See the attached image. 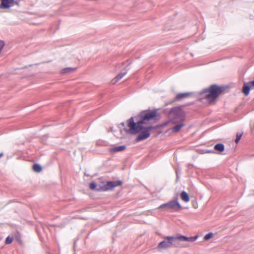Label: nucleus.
I'll use <instances>...</instances> for the list:
<instances>
[{
  "mask_svg": "<svg viewBox=\"0 0 254 254\" xmlns=\"http://www.w3.org/2000/svg\"><path fill=\"white\" fill-rule=\"evenodd\" d=\"M251 89L253 88L251 84H249V82L244 83L243 86L242 91L245 96H247L249 94L250 91Z\"/></svg>",
  "mask_w": 254,
  "mask_h": 254,
  "instance_id": "obj_12",
  "label": "nucleus"
},
{
  "mask_svg": "<svg viewBox=\"0 0 254 254\" xmlns=\"http://www.w3.org/2000/svg\"><path fill=\"white\" fill-rule=\"evenodd\" d=\"M193 94V92H185L178 93L174 98V99L170 101V104L174 103L176 101H181L183 99L188 98Z\"/></svg>",
  "mask_w": 254,
  "mask_h": 254,
  "instance_id": "obj_9",
  "label": "nucleus"
},
{
  "mask_svg": "<svg viewBox=\"0 0 254 254\" xmlns=\"http://www.w3.org/2000/svg\"><path fill=\"white\" fill-rule=\"evenodd\" d=\"M214 149L219 152H222L224 150L225 146L222 143H217L214 145Z\"/></svg>",
  "mask_w": 254,
  "mask_h": 254,
  "instance_id": "obj_16",
  "label": "nucleus"
},
{
  "mask_svg": "<svg viewBox=\"0 0 254 254\" xmlns=\"http://www.w3.org/2000/svg\"><path fill=\"white\" fill-rule=\"evenodd\" d=\"M125 145H120L118 146H115L114 147H112L109 149V151L111 153H114L117 152H120L123 151L126 148Z\"/></svg>",
  "mask_w": 254,
  "mask_h": 254,
  "instance_id": "obj_13",
  "label": "nucleus"
},
{
  "mask_svg": "<svg viewBox=\"0 0 254 254\" xmlns=\"http://www.w3.org/2000/svg\"><path fill=\"white\" fill-rule=\"evenodd\" d=\"M213 237V234L212 233H209L207 234L204 237V240L207 241Z\"/></svg>",
  "mask_w": 254,
  "mask_h": 254,
  "instance_id": "obj_20",
  "label": "nucleus"
},
{
  "mask_svg": "<svg viewBox=\"0 0 254 254\" xmlns=\"http://www.w3.org/2000/svg\"><path fill=\"white\" fill-rule=\"evenodd\" d=\"M191 104H188V106L190 105Z\"/></svg>",
  "mask_w": 254,
  "mask_h": 254,
  "instance_id": "obj_30",
  "label": "nucleus"
},
{
  "mask_svg": "<svg viewBox=\"0 0 254 254\" xmlns=\"http://www.w3.org/2000/svg\"><path fill=\"white\" fill-rule=\"evenodd\" d=\"M33 169L36 172H40L42 171V167L38 164H35L33 166Z\"/></svg>",
  "mask_w": 254,
  "mask_h": 254,
  "instance_id": "obj_18",
  "label": "nucleus"
},
{
  "mask_svg": "<svg viewBox=\"0 0 254 254\" xmlns=\"http://www.w3.org/2000/svg\"><path fill=\"white\" fill-rule=\"evenodd\" d=\"M181 199L186 202L190 201V197L185 191H183L180 194Z\"/></svg>",
  "mask_w": 254,
  "mask_h": 254,
  "instance_id": "obj_15",
  "label": "nucleus"
},
{
  "mask_svg": "<svg viewBox=\"0 0 254 254\" xmlns=\"http://www.w3.org/2000/svg\"><path fill=\"white\" fill-rule=\"evenodd\" d=\"M159 208H165L166 210H173L175 211H179L182 209L181 205L178 201L177 196L175 197L174 200L162 204L160 206Z\"/></svg>",
  "mask_w": 254,
  "mask_h": 254,
  "instance_id": "obj_5",
  "label": "nucleus"
},
{
  "mask_svg": "<svg viewBox=\"0 0 254 254\" xmlns=\"http://www.w3.org/2000/svg\"><path fill=\"white\" fill-rule=\"evenodd\" d=\"M2 156H3V153H0V157H1Z\"/></svg>",
  "mask_w": 254,
  "mask_h": 254,
  "instance_id": "obj_28",
  "label": "nucleus"
},
{
  "mask_svg": "<svg viewBox=\"0 0 254 254\" xmlns=\"http://www.w3.org/2000/svg\"><path fill=\"white\" fill-rule=\"evenodd\" d=\"M127 69L126 68H125V71L121 72L119 73L114 79H113L111 81L112 84H115L117 83L120 79H121L127 73Z\"/></svg>",
  "mask_w": 254,
  "mask_h": 254,
  "instance_id": "obj_10",
  "label": "nucleus"
},
{
  "mask_svg": "<svg viewBox=\"0 0 254 254\" xmlns=\"http://www.w3.org/2000/svg\"><path fill=\"white\" fill-rule=\"evenodd\" d=\"M122 182L121 181H109L106 184L102 185H99L97 189V191H105L109 190H113L114 188L122 185Z\"/></svg>",
  "mask_w": 254,
  "mask_h": 254,
  "instance_id": "obj_6",
  "label": "nucleus"
},
{
  "mask_svg": "<svg viewBox=\"0 0 254 254\" xmlns=\"http://www.w3.org/2000/svg\"><path fill=\"white\" fill-rule=\"evenodd\" d=\"M84 175L87 176H90V175L88 174V173H86V172L84 173Z\"/></svg>",
  "mask_w": 254,
  "mask_h": 254,
  "instance_id": "obj_27",
  "label": "nucleus"
},
{
  "mask_svg": "<svg viewBox=\"0 0 254 254\" xmlns=\"http://www.w3.org/2000/svg\"><path fill=\"white\" fill-rule=\"evenodd\" d=\"M0 9H8L14 5H19L21 0H0Z\"/></svg>",
  "mask_w": 254,
  "mask_h": 254,
  "instance_id": "obj_7",
  "label": "nucleus"
},
{
  "mask_svg": "<svg viewBox=\"0 0 254 254\" xmlns=\"http://www.w3.org/2000/svg\"><path fill=\"white\" fill-rule=\"evenodd\" d=\"M169 121L174 124L182 122L186 119V114L180 107L177 106L171 108L168 114Z\"/></svg>",
  "mask_w": 254,
  "mask_h": 254,
  "instance_id": "obj_3",
  "label": "nucleus"
},
{
  "mask_svg": "<svg viewBox=\"0 0 254 254\" xmlns=\"http://www.w3.org/2000/svg\"><path fill=\"white\" fill-rule=\"evenodd\" d=\"M98 186L96 183L92 182L89 184V188L91 190H96L97 191V189L98 188Z\"/></svg>",
  "mask_w": 254,
  "mask_h": 254,
  "instance_id": "obj_19",
  "label": "nucleus"
},
{
  "mask_svg": "<svg viewBox=\"0 0 254 254\" xmlns=\"http://www.w3.org/2000/svg\"><path fill=\"white\" fill-rule=\"evenodd\" d=\"M13 241V238L12 237H10V236H8L6 240H5V244H9L11 243Z\"/></svg>",
  "mask_w": 254,
  "mask_h": 254,
  "instance_id": "obj_22",
  "label": "nucleus"
},
{
  "mask_svg": "<svg viewBox=\"0 0 254 254\" xmlns=\"http://www.w3.org/2000/svg\"><path fill=\"white\" fill-rule=\"evenodd\" d=\"M161 118L158 113V109H155L152 110H147L141 111L139 114L134 117H131L127 121L128 128H124L125 131L131 134L138 135L135 138L136 142L144 140L150 136V131L153 129L158 128V126H148L152 123L159 121Z\"/></svg>",
  "mask_w": 254,
  "mask_h": 254,
  "instance_id": "obj_1",
  "label": "nucleus"
},
{
  "mask_svg": "<svg viewBox=\"0 0 254 254\" xmlns=\"http://www.w3.org/2000/svg\"><path fill=\"white\" fill-rule=\"evenodd\" d=\"M120 126H122L123 127H125V123L123 122V123H121L120 124Z\"/></svg>",
  "mask_w": 254,
  "mask_h": 254,
  "instance_id": "obj_26",
  "label": "nucleus"
},
{
  "mask_svg": "<svg viewBox=\"0 0 254 254\" xmlns=\"http://www.w3.org/2000/svg\"><path fill=\"white\" fill-rule=\"evenodd\" d=\"M185 126V124L183 123H180L178 125L175 126L173 127L172 128V131L173 132H178L182 127Z\"/></svg>",
  "mask_w": 254,
  "mask_h": 254,
  "instance_id": "obj_17",
  "label": "nucleus"
},
{
  "mask_svg": "<svg viewBox=\"0 0 254 254\" xmlns=\"http://www.w3.org/2000/svg\"><path fill=\"white\" fill-rule=\"evenodd\" d=\"M172 236H167L164 238V240L159 243L158 247L161 249H168L172 247V241L169 238Z\"/></svg>",
  "mask_w": 254,
  "mask_h": 254,
  "instance_id": "obj_8",
  "label": "nucleus"
},
{
  "mask_svg": "<svg viewBox=\"0 0 254 254\" xmlns=\"http://www.w3.org/2000/svg\"><path fill=\"white\" fill-rule=\"evenodd\" d=\"M2 156H3V153H0V157H1Z\"/></svg>",
  "mask_w": 254,
  "mask_h": 254,
  "instance_id": "obj_29",
  "label": "nucleus"
},
{
  "mask_svg": "<svg viewBox=\"0 0 254 254\" xmlns=\"http://www.w3.org/2000/svg\"><path fill=\"white\" fill-rule=\"evenodd\" d=\"M242 136V133L240 132H237L236 134V138L235 139V142L236 143H238V142L240 141V140L241 138V137Z\"/></svg>",
  "mask_w": 254,
  "mask_h": 254,
  "instance_id": "obj_21",
  "label": "nucleus"
},
{
  "mask_svg": "<svg viewBox=\"0 0 254 254\" xmlns=\"http://www.w3.org/2000/svg\"><path fill=\"white\" fill-rule=\"evenodd\" d=\"M224 86H219L213 84L208 87L203 89L198 94V99L201 102H205L209 105H214L217 98L225 90Z\"/></svg>",
  "mask_w": 254,
  "mask_h": 254,
  "instance_id": "obj_2",
  "label": "nucleus"
},
{
  "mask_svg": "<svg viewBox=\"0 0 254 254\" xmlns=\"http://www.w3.org/2000/svg\"><path fill=\"white\" fill-rule=\"evenodd\" d=\"M197 238V236L188 237L183 235H179L177 236H172V237L169 238L172 241V247L184 248L186 246L181 243L182 242L188 241L193 242Z\"/></svg>",
  "mask_w": 254,
  "mask_h": 254,
  "instance_id": "obj_4",
  "label": "nucleus"
},
{
  "mask_svg": "<svg viewBox=\"0 0 254 254\" xmlns=\"http://www.w3.org/2000/svg\"><path fill=\"white\" fill-rule=\"evenodd\" d=\"M127 69L126 68H125V71L121 72L119 73L114 79H113L111 81L112 84H115L117 83L120 79H121L127 73Z\"/></svg>",
  "mask_w": 254,
  "mask_h": 254,
  "instance_id": "obj_11",
  "label": "nucleus"
},
{
  "mask_svg": "<svg viewBox=\"0 0 254 254\" xmlns=\"http://www.w3.org/2000/svg\"><path fill=\"white\" fill-rule=\"evenodd\" d=\"M167 124H168V122H166L163 123L162 124L157 125L156 126H158V128H159L160 127H163L165 126L166 125H167Z\"/></svg>",
  "mask_w": 254,
  "mask_h": 254,
  "instance_id": "obj_24",
  "label": "nucleus"
},
{
  "mask_svg": "<svg viewBox=\"0 0 254 254\" xmlns=\"http://www.w3.org/2000/svg\"><path fill=\"white\" fill-rule=\"evenodd\" d=\"M76 70V67H65L61 70V74L64 75L70 73L75 71Z\"/></svg>",
  "mask_w": 254,
  "mask_h": 254,
  "instance_id": "obj_14",
  "label": "nucleus"
},
{
  "mask_svg": "<svg viewBox=\"0 0 254 254\" xmlns=\"http://www.w3.org/2000/svg\"><path fill=\"white\" fill-rule=\"evenodd\" d=\"M249 84H251L252 88H254V80L249 81Z\"/></svg>",
  "mask_w": 254,
  "mask_h": 254,
  "instance_id": "obj_25",
  "label": "nucleus"
},
{
  "mask_svg": "<svg viewBox=\"0 0 254 254\" xmlns=\"http://www.w3.org/2000/svg\"><path fill=\"white\" fill-rule=\"evenodd\" d=\"M5 45V43L3 41L0 40V53H1V51L2 49H3L4 46Z\"/></svg>",
  "mask_w": 254,
  "mask_h": 254,
  "instance_id": "obj_23",
  "label": "nucleus"
}]
</instances>
